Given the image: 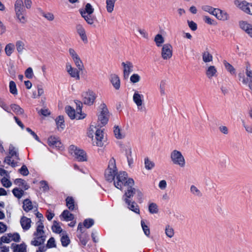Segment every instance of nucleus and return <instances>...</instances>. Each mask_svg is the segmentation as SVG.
Masks as SVG:
<instances>
[{"mask_svg": "<svg viewBox=\"0 0 252 252\" xmlns=\"http://www.w3.org/2000/svg\"><path fill=\"white\" fill-rule=\"evenodd\" d=\"M127 186L126 187V190L123 198L125 202H128L131 200L130 199L132 197L134 194H136L137 199L139 201L142 200L143 196L142 192L139 189L133 187L134 185V180L132 178L128 179Z\"/></svg>", "mask_w": 252, "mask_h": 252, "instance_id": "nucleus-1", "label": "nucleus"}, {"mask_svg": "<svg viewBox=\"0 0 252 252\" xmlns=\"http://www.w3.org/2000/svg\"><path fill=\"white\" fill-rule=\"evenodd\" d=\"M44 225L40 220L36 222V231L33 234V239L31 242V244L34 246H39L45 242L46 236L43 230Z\"/></svg>", "mask_w": 252, "mask_h": 252, "instance_id": "nucleus-2", "label": "nucleus"}, {"mask_svg": "<svg viewBox=\"0 0 252 252\" xmlns=\"http://www.w3.org/2000/svg\"><path fill=\"white\" fill-rule=\"evenodd\" d=\"M94 11V8L90 3H87L84 8L79 9L81 16L90 25H94L96 20L95 17L93 15Z\"/></svg>", "mask_w": 252, "mask_h": 252, "instance_id": "nucleus-3", "label": "nucleus"}, {"mask_svg": "<svg viewBox=\"0 0 252 252\" xmlns=\"http://www.w3.org/2000/svg\"><path fill=\"white\" fill-rule=\"evenodd\" d=\"M170 158L172 163L181 168H184L186 166V161L183 153L179 150L174 149L170 154Z\"/></svg>", "mask_w": 252, "mask_h": 252, "instance_id": "nucleus-4", "label": "nucleus"}, {"mask_svg": "<svg viewBox=\"0 0 252 252\" xmlns=\"http://www.w3.org/2000/svg\"><path fill=\"white\" fill-rule=\"evenodd\" d=\"M8 152V155L4 158L3 161L12 167H15L18 165L17 162L14 161L12 158H14L17 160H20L18 149L13 144H10Z\"/></svg>", "mask_w": 252, "mask_h": 252, "instance_id": "nucleus-5", "label": "nucleus"}, {"mask_svg": "<svg viewBox=\"0 0 252 252\" xmlns=\"http://www.w3.org/2000/svg\"><path fill=\"white\" fill-rule=\"evenodd\" d=\"M82 104L80 102L76 103V109L75 110L71 107L68 106L65 108V111L68 116L71 119H76L81 120L86 117V115L82 112Z\"/></svg>", "mask_w": 252, "mask_h": 252, "instance_id": "nucleus-6", "label": "nucleus"}, {"mask_svg": "<svg viewBox=\"0 0 252 252\" xmlns=\"http://www.w3.org/2000/svg\"><path fill=\"white\" fill-rule=\"evenodd\" d=\"M110 114L107 106L104 103L100 104L98 109V123L101 126L106 125L108 122Z\"/></svg>", "mask_w": 252, "mask_h": 252, "instance_id": "nucleus-7", "label": "nucleus"}, {"mask_svg": "<svg viewBox=\"0 0 252 252\" xmlns=\"http://www.w3.org/2000/svg\"><path fill=\"white\" fill-rule=\"evenodd\" d=\"M69 153L76 160L80 162L87 161L86 153L82 149L74 145H71L68 149Z\"/></svg>", "mask_w": 252, "mask_h": 252, "instance_id": "nucleus-8", "label": "nucleus"}, {"mask_svg": "<svg viewBox=\"0 0 252 252\" xmlns=\"http://www.w3.org/2000/svg\"><path fill=\"white\" fill-rule=\"evenodd\" d=\"M117 174L115 159L112 158L109 161L108 166L105 172V178L109 182H112Z\"/></svg>", "mask_w": 252, "mask_h": 252, "instance_id": "nucleus-9", "label": "nucleus"}, {"mask_svg": "<svg viewBox=\"0 0 252 252\" xmlns=\"http://www.w3.org/2000/svg\"><path fill=\"white\" fill-rule=\"evenodd\" d=\"M128 179L127 174L126 172H120L114 180L115 187L119 189H123V187L127 186Z\"/></svg>", "mask_w": 252, "mask_h": 252, "instance_id": "nucleus-10", "label": "nucleus"}, {"mask_svg": "<svg viewBox=\"0 0 252 252\" xmlns=\"http://www.w3.org/2000/svg\"><path fill=\"white\" fill-rule=\"evenodd\" d=\"M234 4L244 13L252 16V2H249L245 0H235Z\"/></svg>", "mask_w": 252, "mask_h": 252, "instance_id": "nucleus-11", "label": "nucleus"}, {"mask_svg": "<svg viewBox=\"0 0 252 252\" xmlns=\"http://www.w3.org/2000/svg\"><path fill=\"white\" fill-rule=\"evenodd\" d=\"M82 96L83 103L89 106L94 103L96 97L95 93L90 89L83 92L82 94Z\"/></svg>", "mask_w": 252, "mask_h": 252, "instance_id": "nucleus-12", "label": "nucleus"}, {"mask_svg": "<svg viewBox=\"0 0 252 252\" xmlns=\"http://www.w3.org/2000/svg\"><path fill=\"white\" fill-rule=\"evenodd\" d=\"M132 100L139 111H142L144 110L145 108L144 96L141 92L135 91L132 96Z\"/></svg>", "mask_w": 252, "mask_h": 252, "instance_id": "nucleus-13", "label": "nucleus"}, {"mask_svg": "<svg viewBox=\"0 0 252 252\" xmlns=\"http://www.w3.org/2000/svg\"><path fill=\"white\" fill-rule=\"evenodd\" d=\"M121 65L123 78L124 79L127 80L129 78L130 74L133 71V64L129 61H126L123 62Z\"/></svg>", "mask_w": 252, "mask_h": 252, "instance_id": "nucleus-14", "label": "nucleus"}, {"mask_svg": "<svg viewBox=\"0 0 252 252\" xmlns=\"http://www.w3.org/2000/svg\"><path fill=\"white\" fill-rule=\"evenodd\" d=\"M160 55L164 60H169L173 55V47L171 44H164L161 49Z\"/></svg>", "mask_w": 252, "mask_h": 252, "instance_id": "nucleus-15", "label": "nucleus"}, {"mask_svg": "<svg viewBox=\"0 0 252 252\" xmlns=\"http://www.w3.org/2000/svg\"><path fill=\"white\" fill-rule=\"evenodd\" d=\"M124 151L127 159L128 165L129 167L131 168L135 158V154L132 151V147L129 144L124 146Z\"/></svg>", "mask_w": 252, "mask_h": 252, "instance_id": "nucleus-16", "label": "nucleus"}, {"mask_svg": "<svg viewBox=\"0 0 252 252\" xmlns=\"http://www.w3.org/2000/svg\"><path fill=\"white\" fill-rule=\"evenodd\" d=\"M91 139L92 144L94 146L102 147L106 143V139L104 136V130L98 131L97 135L93 137Z\"/></svg>", "mask_w": 252, "mask_h": 252, "instance_id": "nucleus-17", "label": "nucleus"}, {"mask_svg": "<svg viewBox=\"0 0 252 252\" xmlns=\"http://www.w3.org/2000/svg\"><path fill=\"white\" fill-rule=\"evenodd\" d=\"M69 55L74 62L76 66L79 70H83L84 68L83 63L77 52L73 48L68 49Z\"/></svg>", "mask_w": 252, "mask_h": 252, "instance_id": "nucleus-18", "label": "nucleus"}, {"mask_svg": "<svg viewBox=\"0 0 252 252\" xmlns=\"http://www.w3.org/2000/svg\"><path fill=\"white\" fill-rule=\"evenodd\" d=\"M65 69L69 76L74 78L76 80H79L80 79L79 70L77 68L73 67L70 63H67L65 65Z\"/></svg>", "mask_w": 252, "mask_h": 252, "instance_id": "nucleus-19", "label": "nucleus"}, {"mask_svg": "<svg viewBox=\"0 0 252 252\" xmlns=\"http://www.w3.org/2000/svg\"><path fill=\"white\" fill-rule=\"evenodd\" d=\"M205 75L207 78L211 79L217 77L218 71L217 67L214 65L207 64L205 68Z\"/></svg>", "mask_w": 252, "mask_h": 252, "instance_id": "nucleus-20", "label": "nucleus"}, {"mask_svg": "<svg viewBox=\"0 0 252 252\" xmlns=\"http://www.w3.org/2000/svg\"><path fill=\"white\" fill-rule=\"evenodd\" d=\"M240 28L252 39V24L248 21L241 20L239 22Z\"/></svg>", "mask_w": 252, "mask_h": 252, "instance_id": "nucleus-21", "label": "nucleus"}, {"mask_svg": "<svg viewBox=\"0 0 252 252\" xmlns=\"http://www.w3.org/2000/svg\"><path fill=\"white\" fill-rule=\"evenodd\" d=\"M48 144L53 148L60 149L63 147V144L59 138L55 136H50L48 138Z\"/></svg>", "mask_w": 252, "mask_h": 252, "instance_id": "nucleus-22", "label": "nucleus"}, {"mask_svg": "<svg viewBox=\"0 0 252 252\" xmlns=\"http://www.w3.org/2000/svg\"><path fill=\"white\" fill-rule=\"evenodd\" d=\"M76 30L83 42L85 43H88V40L86 30L83 25L80 24H77L76 26Z\"/></svg>", "mask_w": 252, "mask_h": 252, "instance_id": "nucleus-23", "label": "nucleus"}, {"mask_svg": "<svg viewBox=\"0 0 252 252\" xmlns=\"http://www.w3.org/2000/svg\"><path fill=\"white\" fill-rule=\"evenodd\" d=\"M214 16L219 20L226 21L229 19V14L225 11L217 8Z\"/></svg>", "mask_w": 252, "mask_h": 252, "instance_id": "nucleus-24", "label": "nucleus"}, {"mask_svg": "<svg viewBox=\"0 0 252 252\" xmlns=\"http://www.w3.org/2000/svg\"><path fill=\"white\" fill-rule=\"evenodd\" d=\"M103 130H104V129L99 127L98 126H96L92 125L91 126H90L88 129L87 135L89 138H93V137H94L95 136H96L97 135V133H98V131Z\"/></svg>", "mask_w": 252, "mask_h": 252, "instance_id": "nucleus-25", "label": "nucleus"}, {"mask_svg": "<svg viewBox=\"0 0 252 252\" xmlns=\"http://www.w3.org/2000/svg\"><path fill=\"white\" fill-rule=\"evenodd\" d=\"M110 81L114 88L119 90L121 86V80L120 77L116 74H113L110 75Z\"/></svg>", "mask_w": 252, "mask_h": 252, "instance_id": "nucleus-26", "label": "nucleus"}, {"mask_svg": "<svg viewBox=\"0 0 252 252\" xmlns=\"http://www.w3.org/2000/svg\"><path fill=\"white\" fill-rule=\"evenodd\" d=\"M113 132L115 137L117 139H122L125 137L126 134L123 129L117 125H115L113 128Z\"/></svg>", "mask_w": 252, "mask_h": 252, "instance_id": "nucleus-27", "label": "nucleus"}, {"mask_svg": "<svg viewBox=\"0 0 252 252\" xmlns=\"http://www.w3.org/2000/svg\"><path fill=\"white\" fill-rule=\"evenodd\" d=\"M32 221L30 219L23 216L21 218L20 223L22 228L26 231L29 230L31 227Z\"/></svg>", "mask_w": 252, "mask_h": 252, "instance_id": "nucleus-28", "label": "nucleus"}, {"mask_svg": "<svg viewBox=\"0 0 252 252\" xmlns=\"http://www.w3.org/2000/svg\"><path fill=\"white\" fill-rule=\"evenodd\" d=\"M127 206V208L132 212L135 213L139 215L140 214V209L139 206L137 204V203L131 200L128 201V202H125Z\"/></svg>", "mask_w": 252, "mask_h": 252, "instance_id": "nucleus-29", "label": "nucleus"}, {"mask_svg": "<svg viewBox=\"0 0 252 252\" xmlns=\"http://www.w3.org/2000/svg\"><path fill=\"white\" fill-rule=\"evenodd\" d=\"M245 73L247 78L249 79L248 87L252 93V69H251L250 65L248 64L245 68Z\"/></svg>", "mask_w": 252, "mask_h": 252, "instance_id": "nucleus-30", "label": "nucleus"}, {"mask_svg": "<svg viewBox=\"0 0 252 252\" xmlns=\"http://www.w3.org/2000/svg\"><path fill=\"white\" fill-rule=\"evenodd\" d=\"M202 57L203 62L205 63L206 65L208 64V63L212 62L213 61V55L207 50L202 53Z\"/></svg>", "mask_w": 252, "mask_h": 252, "instance_id": "nucleus-31", "label": "nucleus"}, {"mask_svg": "<svg viewBox=\"0 0 252 252\" xmlns=\"http://www.w3.org/2000/svg\"><path fill=\"white\" fill-rule=\"evenodd\" d=\"M16 50L18 54H22L26 51L25 43L21 40H17L15 43Z\"/></svg>", "mask_w": 252, "mask_h": 252, "instance_id": "nucleus-32", "label": "nucleus"}, {"mask_svg": "<svg viewBox=\"0 0 252 252\" xmlns=\"http://www.w3.org/2000/svg\"><path fill=\"white\" fill-rule=\"evenodd\" d=\"M15 13L25 12L24 3L22 0H16L14 4Z\"/></svg>", "mask_w": 252, "mask_h": 252, "instance_id": "nucleus-33", "label": "nucleus"}, {"mask_svg": "<svg viewBox=\"0 0 252 252\" xmlns=\"http://www.w3.org/2000/svg\"><path fill=\"white\" fill-rule=\"evenodd\" d=\"M117 1V0H106V9L108 13H112L113 12Z\"/></svg>", "mask_w": 252, "mask_h": 252, "instance_id": "nucleus-34", "label": "nucleus"}, {"mask_svg": "<svg viewBox=\"0 0 252 252\" xmlns=\"http://www.w3.org/2000/svg\"><path fill=\"white\" fill-rule=\"evenodd\" d=\"M165 234L169 238H172L175 235V231L173 227L169 225H166L165 226Z\"/></svg>", "mask_w": 252, "mask_h": 252, "instance_id": "nucleus-35", "label": "nucleus"}, {"mask_svg": "<svg viewBox=\"0 0 252 252\" xmlns=\"http://www.w3.org/2000/svg\"><path fill=\"white\" fill-rule=\"evenodd\" d=\"M65 201L66 205L69 210L73 211L76 209L77 205L75 204L74 200L72 197H67Z\"/></svg>", "mask_w": 252, "mask_h": 252, "instance_id": "nucleus-36", "label": "nucleus"}, {"mask_svg": "<svg viewBox=\"0 0 252 252\" xmlns=\"http://www.w3.org/2000/svg\"><path fill=\"white\" fill-rule=\"evenodd\" d=\"M223 65L225 69L232 75H236V69L235 68L228 62L224 60L223 61Z\"/></svg>", "mask_w": 252, "mask_h": 252, "instance_id": "nucleus-37", "label": "nucleus"}, {"mask_svg": "<svg viewBox=\"0 0 252 252\" xmlns=\"http://www.w3.org/2000/svg\"><path fill=\"white\" fill-rule=\"evenodd\" d=\"M61 217L66 221H71L74 219L73 215L67 210L63 211L61 215Z\"/></svg>", "mask_w": 252, "mask_h": 252, "instance_id": "nucleus-38", "label": "nucleus"}, {"mask_svg": "<svg viewBox=\"0 0 252 252\" xmlns=\"http://www.w3.org/2000/svg\"><path fill=\"white\" fill-rule=\"evenodd\" d=\"M56 122L58 130H63L65 126L63 117L62 116H59L56 119Z\"/></svg>", "mask_w": 252, "mask_h": 252, "instance_id": "nucleus-39", "label": "nucleus"}, {"mask_svg": "<svg viewBox=\"0 0 252 252\" xmlns=\"http://www.w3.org/2000/svg\"><path fill=\"white\" fill-rule=\"evenodd\" d=\"M13 249V252H27V246L24 243L16 244Z\"/></svg>", "mask_w": 252, "mask_h": 252, "instance_id": "nucleus-40", "label": "nucleus"}, {"mask_svg": "<svg viewBox=\"0 0 252 252\" xmlns=\"http://www.w3.org/2000/svg\"><path fill=\"white\" fill-rule=\"evenodd\" d=\"M165 39L163 36L160 34H157L154 38V41L157 47H162L164 42Z\"/></svg>", "mask_w": 252, "mask_h": 252, "instance_id": "nucleus-41", "label": "nucleus"}, {"mask_svg": "<svg viewBox=\"0 0 252 252\" xmlns=\"http://www.w3.org/2000/svg\"><path fill=\"white\" fill-rule=\"evenodd\" d=\"M217 8H214L212 6L209 5H203L201 6V9L206 12L209 13V14L214 16L215 13H216V11Z\"/></svg>", "mask_w": 252, "mask_h": 252, "instance_id": "nucleus-42", "label": "nucleus"}, {"mask_svg": "<svg viewBox=\"0 0 252 252\" xmlns=\"http://www.w3.org/2000/svg\"><path fill=\"white\" fill-rule=\"evenodd\" d=\"M23 208L24 211L28 212L33 208L32 201L29 199H25L23 202Z\"/></svg>", "mask_w": 252, "mask_h": 252, "instance_id": "nucleus-43", "label": "nucleus"}, {"mask_svg": "<svg viewBox=\"0 0 252 252\" xmlns=\"http://www.w3.org/2000/svg\"><path fill=\"white\" fill-rule=\"evenodd\" d=\"M14 49V44L12 43H9L6 45L4 48V52L5 54L10 57L12 54Z\"/></svg>", "mask_w": 252, "mask_h": 252, "instance_id": "nucleus-44", "label": "nucleus"}, {"mask_svg": "<svg viewBox=\"0 0 252 252\" xmlns=\"http://www.w3.org/2000/svg\"><path fill=\"white\" fill-rule=\"evenodd\" d=\"M16 18L20 23L25 24L27 21V18L25 12L16 13Z\"/></svg>", "mask_w": 252, "mask_h": 252, "instance_id": "nucleus-45", "label": "nucleus"}, {"mask_svg": "<svg viewBox=\"0 0 252 252\" xmlns=\"http://www.w3.org/2000/svg\"><path fill=\"white\" fill-rule=\"evenodd\" d=\"M9 87V91L11 94L15 95L18 94V90L17 89L16 85L13 81H10Z\"/></svg>", "mask_w": 252, "mask_h": 252, "instance_id": "nucleus-46", "label": "nucleus"}, {"mask_svg": "<svg viewBox=\"0 0 252 252\" xmlns=\"http://www.w3.org/2000/svg\"><path fill=\"white\" fill-rule=\"evenodd\" d=\"M11 108L12 111L17 115H22L24 113V110L19 105L16 104H12Z\"/></svg>", "mask_w": 252, "mask_h": 252, "instance_id": "nucleus-47", "label": "nucleus"}, {"mask_svg": "<svg viewBox=\"0 0 252 252\" xmlns=\"http://www.w3.org/2000/svg\"><path fill=\"white\" fill-rule=\"evenodd\" d=\"M130 81L132 84H136L141 80L140 76L137 73H133L129 77Z\"/></svg>", "mask_w": 252, "mask_h": 252, "instance_id": "nucleus-48", "label": "nucleus"}, {"mask_svg": "<svg viewBox=\"0 0 252 252\" xmlns=\"http://www.w3.org/2000/svg\"><path fill=\"white\" fill-rule=\"evenodd\" d=\"M9 176L8 177H3L0 180L2 186L5 188H10L12 186V183L9 180Z\"/></svg>", "mask_w": 252, "mask_h": 252, "instance_id": "nucleus-49", "label": "nucleus"}, {"mask_svg": "<svg viewBox=\"0 0 252 252\" xmlns=\"http://www.w3.org/2000/svg\"><path fill=\"white\" fill-rule=\"evenodd\" d=\"M14 183L18 186H21L25 189H27L29 188V186L27 185L26 182L22 179H16Z\"/></svg>", "mask_w": 252, "mask_h": 252, "instance_id": "nucleus-50", "label": "nucleus"}, {"mask_svg": "<svg viewBox=\"0 0 252 252\" xmlns=\"http://www.w3.org/2000/svg\"><path fill=\"white\" fill-rule=\"evenodd\" d=\"M145 167L147 170H151L155 166L154 163L148 158L144 159Z\"/></svg>", "mask_w": 252, "mask_h": 252, "instance_id": "nucleus-51", "label": "nucleus"}, {"mask_svg": "<svg viewBox=\"0 0 252 252\" xmlns=\"http://www.w3.org/2000/svg\"><path fill=\"white\" fill-rule=\"evenodd\" d=\"M149 211L151 214H157L158 212L157 205L154 203H151L149 205Z\"/></svg>", "mask_w": 252, "mask_h": 252, "instance_id": "nucleus-52", "label": "nucleus"}, {"mask_svg": "<svg viewBox=\"0 0 252 252\" xmlns=\"http://www.w3.org/2000/svg\"><path fill=\"white\" fill-rule=\"evenodd\" d=\"M11 242L14 241L15 242H18L20 240V236L18 233H9Z\"/></svg>", "mask_w": 252, "mask_h": 252, "instance_id": "nucleus-53", "label": "nucleus"}, {"mask_svg": "<svg viewBox=\"0 0 252 252\" xmlns=\"http://www.w3.org/2000/svg\"><path fill=\"white\" fill-rule=\"evenodd\" d=\"M52 229L53 232L57 233H60L62 231V229L59 223L56 221L54 222V224L52 227Z\"/></svg>", "mask_w": 252, "mask_h": 252, "instance_id": "nucleus-54", "label": "nucleus"}, {"mask_svg": "<svg viewBox=\"0 0 252 252\" xmlns=\"http://www.w3.org/2000/svg\"><path fill=\"white\" fill-rule=\"evenodd\" d=\"M141 224L144 234L149 236L150 234V230L149 227L145 224V221L143 220L141 221Z\"/></svg>", "mask_w": 252, "mask_h": 252, "instance_id": "nucleus-55", "label": "nucleus"}, {"mask_svg": "<svg viewBox=\"0 0 252 252\" xmlns=\"http://www.w3.org/2000/svg\"><path fill=\"white\" fill-rule=\"evenodd\" d=\"M61 240L62 244L63 247H66L70 243V240L66 234H63Z\"/></svg>", "mask_w": 252, "mask_h": 252, "instance_id": "nucleus-56", "label": "nucleus"}, {"mask_svg": "<svg viewBox=\"0 0 252 252\" xmlns=\"http://www.w3.org/2000/svg\"><path fill=\"white\" fill-rule=\"evenodd\" d=\"M190 192L194 195L196 196H201V193L200 191L198 189V188L194 185H192L190 187Z\"/></svg>", "mask_w": 252, "mask_h": 252, "instance_id": "nucleus-57", "label": "nucleus"}, {"mask_svg": "<svg viewBox=\"0 0 252 252\" xmlns=\"http://www.w3.org/2000/svg\"><path fill=\"white\" fill-rule=\"evenodd\" d=\"M239 80L241 81L243 84L244 85H248L249 84V79L247 78L243 73H240L238 74Z\"/></svg>", "mask_w": 252, "mask_h": 252, "instance_id": "nucleus-58", "label": "nucleus"}, {"mask_svg": "<svg viewBox=\"0 0 252 252\" xmlns=\"http://www.w3.org/2000/svg\"><path fill=\"white\" fill-rule=\"evenodd\" d=\"M25 75L28 79H32L33 77V70L32 67H28L25 71Z\"/></svg>", "mask_w": 252, "mask_h": 252, "instance_id": "nucleus-59", "label": "nucleus"}, {"mask_svg": "<svg viewBox=\"0 0 252 252\" xmlns=\"http://www.w3.org/2000/svg\"><path fill=\"white\" fill-rule=\"evenodd\" d=\"M42 16L49 21H53L55 19L54 14L51 12H44Z\"/></svg>", "mask_w": 252, "mask_h": 252, "instance_id": "nucleus-60", "label": "nucleus"}, {"mask_svg": "<svg viewBox=\"0 0 252 252\" xmlns=\"http://www.w3.org/2000/svg\"><path fill=\"white\" fill-rule=\"evenodd\" d=\"M12 192L15 197L20 198L22 196L24 191L22 190L15 188L13 189Z\"/></svg>", "mask_w": 252, "mask_h": 252, "instance_id": "nucleus-61", "label": "nucleus"}, {"mask_svg": "<svg viewBox=\"0 0 252 252\" xmlns=\"http://www.w3.org/2000/svg\"><path fill=\"white\" fill-rule=\"evenodd\" d=\"M19 173L23 176H27L29 174V171L25 165H23L19 170Z\"/></svg>", "mask_w": 252, "mask_h": 252, "instance_id": "nucleus-62", "label": "nucleus"}, {"mask_svg": "<svg viewBox=\"0 0 252 252\" xmlns=\"http://www.w3.org/2000/svg\"><path fill=\"white\" fill-rule=\"evenodd\" d=\"M203 20L206 23H207L210 25H216V22L213 19H211L208 16H205L203 17Z\"/></svg>", "mask_w": 252, "mask_h": 252, "instance_id": "nucleus-63", "label": "nucleus"}, {"mask_svg": "<svg viewBox=\"0 0 252 252\" xmlns=\"http://www.w3.org/2000/svg\"><path fill=\"white\" fill-rule=\"evenodd\" d=\"M94 223V220L92 219H87L85 220L84 222V225L87 228L91 227Z\"/></svg>", "mask_w": 252, "mask_h": 252, "instance_id": "nucleus-64", "label": "nucleus"}]
</instances>
